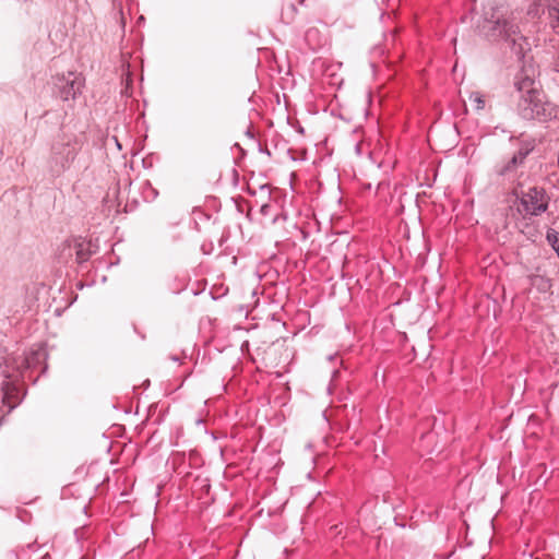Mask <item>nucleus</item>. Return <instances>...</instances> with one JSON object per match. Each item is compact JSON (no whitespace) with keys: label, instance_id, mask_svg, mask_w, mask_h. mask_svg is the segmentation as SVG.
Returning <instances> with one entry per match:
<instances>
[{"label":"nucleus","instance_id":"f257e3e1","mask_svg":"<svg viewBox=\"0 0 559 559\" xmlns=\"http://www.w3.org/2000/svg\"><path fill=\"white\" fill-rule=\"evenodd\" d=\"M477 28L480 35L488 40L508 43L515 56L522 57L524 55L527 46L526 38L520 33L512 12L500 0L487 1Z\"/></svg>","mask_w":559,"mask_h":559},{"label":"nucleus","instance_id":"f03ea898","mask_svg":"<svg viewBox=\"0 0 559 559\" xmlns=\"http://www.w3.org/2000/svg\"><path fill=\"white\" fill-rule=\"evenodd\" d=\"M514 87L520 94L518 102V112L526 120H533L532 104L534 98L538 97V87L535 81L527 74L520 73L514 79Z\"/></svg>","mask_w":559,"mask_h":559},{"label":"nucleus","instance_id":"7ed1b4c3","mask_svg":"<svg viewBox=\"0 0 559 559\" xmlns=\"http://www.w3.org/2000/svg\"><path fill=\"white\" fill-rule=\"evenodd\" d=\"M81 145L74 133L62 132L52 145V160L61 170L70 167Z\"/></svg>","mask_w":559,"mask_h":559},{"label":"nucleus","instance_id":"20e7f679","mask_svg":"<svg viewBox=\"0 0 559 559\" xmlns=\"http://www.w3.org/2000/svg\"><path fill=\"white\" fill-rule=\"evenodd\" d=\"M84 80L80 74L68 72V74L57 75L55 85L59 91L62 100L67 102L75 99L76 95L81 93Z\"/></svg>","mask_w":559,"mask_h":559},{"label":"nucleus","instance_id":"39448f33","mask_svg":"<svg viewBox=\"0 0 559 559\" xmlns=\"http://www.w3.org/2000/svg\"><path fill=\"white\" fill-rule=\"evenodd\" d=\"M521 204L527 214L535 216L540 215L547 210L544 190L537 187L530 188L522 194Z\"/></svg>","mask_w":559,"mask_h":559},{"label":"nucleus","instance_id":"423d86ee","mask_svg":"<svg viewBox=\"0 0 559 559\" xmlns=\"http://www.w3.org/2000/svg\"><path fill=\"white\" fill-rule=\"evenodd\" d=\"M533 119L540 121H548L557 116V107L552 103L545 99L543 92L538 88V97L534 98L532 104Z\"/></svg>","mask_w":559,"mask_h":559},{"label":"nucleus","instance_id":"0eeeda50","mask_svg":"<svg viewBox=\"0 0 559 559\" xmlns=\"http://www.w3.org/2000/svg\"><path fill=\"white\" fill-rule=\"evenodd\" d=\"M2 404L8 407L7 413H10L19 404V388L16 383L4 376L1 382Z\"/></svg>","mask_w":559,"mask_h":559},{"label":"nucleus","instance_id":"6e6552de","mask_svg":"<svg viewBox=\"0 0 559 559\" xmlns=\"http://www.w3.org/2000/svg\"><path fill=\"white\" fill-rule=\"evenodd\" d=\"M530 148H520L513 156L501 167L497 169L499 176H511L514 175L520 166L524 164L525 158L530 154Z\"/></svg>","mask_w":559,"mask_h":559},{"label":"nucleus","instance_id":"1a4fd4ad","mask_svg":"<svg viewBox=\"0 0 559 559\" xmlns=\"http://www.w3.org/2000/svg\"><path fill=\"white\" fill-rule=\"evenodd\" d=\"M468 99L474 106L475 110L479 111L485 108V95H483L480 92H471Z\"/></svg>","mask_w":559,"mask_h":559},{"label":"nucleus","instance_id":"9d476101","mask_svg":"<svg viewBox=\"0 0 559 559\" xmlns=\"http://www.w3.org/2000/svg\"><path fill=\"white\" fill-rule=\"evenodd\" d=\"M297 14V8L294 3H287L282 8V19L286 23H290L294 21L295 16Z\"/></svg>","mask_w":559,"mask_h":559},{"label":"nucleus","instance_id":"9b49d317","mask_svg":"<svg viewBox=\"0 0 559 559\" xmlns=\"http://www.w3.org/2000/svg\"><path fill=\"white\" fill-rule=\"evenodd\" d=\"M546 239L551 248L556 251L559 257V235L556 230L549 229L546 235Z\"/></svg>","mask_w":559,"mask_h":559},{"label":"nucleus","instance_id":"f8f14e48","mask_svg":"<svg viewBox=\"0 0 559 559\" xmlns=\"http://www.w3.org/2000/svg\"><path fill=\"white\" fill-rule=\"evenodd\" d=\"M548 16L551 21V26L558 27L559 25V8L556 5H549L548 7Z\"/></svg>","mask_w":559,"mask_h":559},{"label":"nucleus","instance_id":"ddd939ff","mask_svg":"<svg viewBox=\"0 0 559 559\" xmlns=\"http://www.w3.org/2000/svg\"><path fill=\"white\" fill-rule=\"evenodd\" d=\"M76 255H78L79 262H84L87 260V255L85 253H83L82 250H78Z\"/></svg>","mask_w":559,"mask_h":559}]
</instances>
